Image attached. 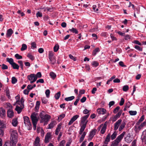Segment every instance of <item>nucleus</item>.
Listing matches in <instances>:
<instances>
[{
	"instance_id": "f257e3e1",
	"label": "nucleus",
	"mask_w": 146,
	"mask_h": 146,
	"mask_svg": "<svg viewBox=\"0 0 146 146\" xmlns=\"http://www.w3.org/2000/svg\"><path fill=\"white\" fill-rule=\"evenodd\" d=\"M10 132L11 134V141L10 144L11 146H15L17 141L18 138L17 131L13 129H11Z\"/></svg>"
},
{
	"instance_id": "f03ea898",
	"label": "nucleus",
	"mask_w": 146,
	"mask_h": 146,
	"mask_svg": "<svg viewBox=\"0 0 146 146\" xmlns=\"http://www.w3.org/2000/svg\"><path fill=\"white\" fill-rule=\"evenodd\" d=\"M125 133V131L123 132L114 141L112 142L111 146H117L123 138Z\"/></svg>"
},
{
	"instance_id": "7ed1b4c3",
	"label": "nucleus",
	"mask_w": 146,
	"mask_h": 146,
	"mask_svg": "<svg viewBox=\"0 0 146 146\" xmlns=\"http://www.w3.org/2000/svg\"><path fill=\"white\" fill-rule=\"evenodd\" d=\"M23 118L25 126L28 130H31L32 128V125L29 117L27 116H24Z\"/></svg>"
},
{
	"instance_id": "20e7f679",
	"label": "nucleus",
	"mask_w": 146,
	"mask_h": 146,
	"mask_svg": "<svg viewBox=\"0 0 146 146\" xmlns=\"http://www.w3.org/2000/svg\"><path fill=\"white\" fill-rule=\"evenodd\" d=\"M48 57L50 63L52 64H54L56 62V60L55 57L54 55V52L52 51L49 52Z\"/></svg>"
},
{
	"instance_id": "39448f33",
	"label": "nucleus",
	"mask_w": 146,
	"mask_h": 146,
	"mask_svg": "<svg viewBox=\"0 0 146 146\" xmlns=\"http://www.w3.org/2000/svg\"><path fill=\"white\" fill-rule=\"evenodd\" d=\"M27 78L30 81L31 83L35 82L37 80V77L35 76V74H31L27 76Z\"/></svg>"
},
{
	"instance_id": "423d86ee",
	"label": "nucleus",
	"mask_w": 146,
	"mask_h": 146,
	"mask_svg": "<svg viewBox=\"0 0 146 146\" xmlns=\"http://www.w3.org/2000/svg\"><path fill=\"white\" fill-rule=\"evenodd\" d=\"M89 114H87V115H85L81 118L80 124L86 125L88 121L87 119L89 117Z\"/></svg>"
},
{
	"instance_id": "0eeeda50",
	"label": "nucleus",
	"mask_w": 146,
	"mask_h": 146,
	"mask_svg": "<svg viewBox=\"0 0 146 146\" xmlns=\"http://www.w3.org/2000/svg\"><path fill=\"white\" fill-rule=\"evenodd\" d=\"M37 114L36 113H33L31 115V118L32 123H37L38 118L37 117Z\"/></svg>"
},
{
	"instance_id": "6e6552de",
	"label": "nucleus",
	"mask_w": 146,
	"mask_h": 146,
	"mask_svg": "<svg viewBox=\"0 0 146 146\" xmlns=\"http://www.w3.org/2000/svg\"><path fill=\"white\" fill-rule=\"evenodd\" d=\"M96 131L97 130L95 129L92 130V131L90 132L88 139V140L89 141L91 140L94 135H95Z\"/></svg>"
},
{
	"instance_id": "1a4fd4ad",
	"label": "nucleus",
	"mask_w": 146,
	"mask_h": 146,
	"mask_svg": "<svg viewBox=\"0 0 146 146\" xmlns=\"http://www.w3.org/2000/svg\"><path fill=\"white\" fill-rule=\"evenodd\" d=\"M51 118L50 115L46 114L44 115L42 118L41 119V121L42 122H44L45 124H47V122Z\"/></svg>"
},
{
	"instance_id": "9d476101",
	"label": "nucleus",
	"mask_w": 146,
	"mask_h": 146,
	"mask_svg": "<svg viewBox=\"0 0 146 146\" xmlns=\"http://www.w3.org/2000/svg\"><path fill=\"white\" fill-rule=\"evenodd\" d=\"M122 120L121 119L118 120L114 124V129L116 131L118 128L121 124Z\"/></svg>"
},
{
	"instance_id": "9b49d317",
	"label": "nucleus",
	"mask_w": 146,
	"mask_h": 146,
	"mask_svg": "<svg viewBox=\"0 0 146 146\" xmlns=\"http://www.w3.org/2000/svg\"><path fill=\"white\" fill-rule=\"evenodd\" d=\"M51 135V133L50 132H48L46 133L45 137L44 142L45 143H47L49 142Z\"/></svg>"
},
{
	"instance_id": "f8f14e48",
	"label": "nucleus",
	"mask_w": 146,
	"mask_h": 146,
	"mask_svg": "<svg viewBox=\"0 0 146 146\" xmlns=\"http://www.w3.org/2000/svg\"><path fill=\"white\" fill-rule=\"evenodd\" d=\"M79 117V115H76L74 116L71 119L70 121L68 123V125H71L74 121H75Z\"/></svg>"
},
{
	"instance_id": "ddd939ff",
	"label": "nucleus",
	"mask_w": 146,
	"mask_h": 146,
	"mask_svg": "<svg viewBox=\"0 0 146 146\" xmlns=\"http://www.w3.org/2000/svg\"><path fill=\"white\" fill-rule=\"evenodd\" d=\"M97 111L99 114L104 115L106 113V110L105 109L102 108L98 109Z\"/></svg>"
},
{
	"instance_id": "4468645a",
	"label": "nucleus",
	"mask_w": 146,
	"mask_h": 146,
	"mask_svg": "<svg viewBox=\"0 0 146 146\" xmlns=\"http://www.w3.org/2000/svg\"><path fill=\"white\" fill-rule=\"evenodd\" d=\"M5 116V111L3 108H0V116L2 118H4Z\"/></svg>"
},
{
	"instance_id": "2eb2a0df",
	"label": "nucleus",
	"mask_w": 146,
	"mask_h": 146,
	"mask_svg": "<svg viewBox=\"0 0 146 146\" xmlns=\"http://www.w3.org/2000/svg\"><path fill=\"white\" fill-rule=\"evenodd\" d=\"M7 116L9 118H12L14 115V112L12 109H9L7 111Z\"/></svg>"
},
{
	"instance_id": "dca6fc26",
	"label": "nucleus",
	"mask_w": 146,
	"mask_h": 146,
	"mask_svg": "<svg viewBox=\"0 0 146 146\" xmlns=\"http://www.w3.org/2000/svg\"><path fill=\"white\" fill-rule=\"evenodd\" d=\"M13 33V31L11 29H9L7 31L6 35L7 37L9 38L11 36Z\"/></svg>"
},
{
	"instance_id": "f3484780",
	"label": "nucleus",
	"mask_w": 146,
	"mask_h": 146,
	"mask_svg": "<svg viewBox=\"0 0 146 146\" xmlns=\"http://www.w3.org/2000/svg\"><path fill=\"white\" fill-rule=\"evenodd\" d=\"M40 138L38 137H36L35 139V142L34 143V145L35 146H38L40 145L39 143Z\"/></svg>"
},
{
	"instance_id": "a211bd4d",
	"label": "nucleus",
	"mask_w": 146,
	"mask_h": 146,
	"mask_svg": "<svg viewBox=\"0 0 146 146\" xmlns=\"http://www.w3.org/2000/svg\"><path fill=\"white\" fill-rule=\"evenodd\" d=\"M110 134L109 133L107 136L104 142L105 144H108V143L110 141Z\"/></svg>"
},
{
	"instance_id": "6ab92c4d",
	"label": "nucleus",
	"mask_w": 146,
	"mask_h": 146,
	"mask_svg": "<svg viewBox=\"0 0 146 146\" xmlns=\"http://www.w3.org/2000/svg\"><path fill=\"white\" fill-rule=\"evenodd\" d=\"M24 100L23 97L21 98V99L20 101L18 100L16 101V103L17 104H19V105L20 104L22 105V106H23V107L24 106Z\"/></svg>"
},
{
	"instance_id": "aec40b11",
	"label": "nucleus",
	"mask_w": 146,
	"mask_h": 146,
	"mask_svg": "<svg viewBox=\"0 0 146 146\" xmlns=\"http://www.w3.org/2000/svg\"><path fill=\"white\" fill-rule=\"evenodd\" d=\"M120 125L119 128V131H121L125 127L126 125V123L125 122H123L121 123Z\"/></svg>"
},
{
	"instance_id": "412c9836",
	"label": "nucleus",
	"mask_w": 146,
	"mask_h": 146,
	"mask_svg": "<svg viewBox=\"0 0 146 146\" xmlns=\"http://www.w3.org/2000/svg\"><path fill=\"white\" fill-rule=\"evenodd\" d=\"M24 107L20 108L19 106H16L15 109V110L17 111V113L19 114L22 111V109Z\"/></svg>"
},
{
	"instance_id": "4be33fe9",
	"label": "nucleus",
	"mask_w": 146,
	"mask_h": 146,
	"mask_svg": "<svg viewBox=\"0 0 146 146\" xmlns=\"http://www.w3.org/2000/svg\"><path fill=\"white\" fill-rule=\"evenodd\" d=\"M143 133L144 134L145 133V134L142 136L141 138L142 141L146 144V130L144 131Z\"/></svg>"
},
{
	"instance_id": "5701e85b",
	"label": "nucleus",
	"mask_w": 146,
	"mask_h": 146,
	"mask_svg": "<svg viewBox=\"0 0 146 146\" xmlns=\"http://www.w3.org/2000/svg\"><path fill=\"white\" fill-rule=\"evenodd\" d=\"M61 125L59 124L57 126L55 131V134L56 135H58L59 133V132L61 129Z\"/></svg>"
},
{
	"instance_id": "b1692460",
	"label": "nucleus",
	"mask_w": 146,
	"mask_h": 146,
	"mask_svg": "<svg viewBox=\"0 0 146 146\" xmlns=\"http://www.w3.org/2000/svg\"><path fill=\"white\" fill-rule=\"evenodd\" d=\"M106 122H105V123L104 124V126L102 128V129L101 130V133L102 134H104L106 130L107 126L106 125Z\"/></svg>"
},
{
	"instance_id": "393cba45",
	"label": "nucleus",
	"mask_w": 146,
	"mask_h": 146,
	"mask_svg": "<svg viewBox=\"0 0 146 146\" xmlns=\"http://www.w3.org/2000/svg\"><path fill=\"white\" fill-rule=\"evenodd\" d=\"M100 51V49L99 48H96L92 52V54L93 55L95 56L96 54Z\"/></svg>"
},
{
	"instance_id": "a878e982",
	"label": "nucleus",
	"mask_w": 146,
	"mask_h": 146,
	"mask_svg": "<svg viewBox=\"0 0 146 146\" xmlns=\"http://www.w3.org/2000/svg\"><path fill=\"white\" fill-rule=\"evenodd\" d=\"M12 125L15 126H16L18 124V121L17 119H14L12 120Z\"/></svg>"
},
{
	"instance_id": "bb28decb",
	"label": "nucleus",
	"mask_w": 146,
	"mask_h": 146,
	"mask_svg": "<svg viewBox=\"0 0 146 146\" xmlns=\"http://www.w3.org/2000/svg\"><path fill=\"white\" fill-rule=\"evenodd\" d=\"M69 31L73 33L77 34L78 33V31L77 30L74 28H72V29H69Z\"/></svg>"
},
{
	"instance_id": "cd10ccee",
	"label": "nucleus",
	"mask_w": 146,
	"mask_h": 146,
	"mask_svg": "<svg viewBox=\"0 0 146 146\" xmlns=\"http://www.w3.org/2000/svg\"><path fill=\"white\" fill-rule=\"evenodd\" d=\"M11 66L14 69L18 70L19 68V66L15 62L13 63Z\"/></svg>"
},
{
	"instance_id": "c85d7f7f",
	"label": "nucleus",
	"mask_w": 146,
	"mask_h": 146,
	"mask_svg": "<svg viewBox=\"0 0 146 146\" xmlns=\"http://www.w3.org/2000/svg\"><path fill=\"white\" fill-rule=\"evenodd\" d=\"M7 61L8 62L9 64L11 65L13 63H14L13 60L12 58H7L6 59Z\"/></svg>"
},
{
	"instance_id": "c756f323",
	"label": "nucleus",
	"mask_w": 146,
	"mask_h": 146,
	"mask_svg": "<svg viewBox=\"0 0 146 146\" xmlns=\"http://www.w3.org/2000/svg\"><path fill=\"white\" fill-rule=\"evenodd\" d=\"M75 98V97L74 96H72L70 97L66 98L64 100L66 101H68L72 100L73 99H74Z\"/></svg>"
},
{
	"instance_id": "7c9ffc66",
	"label": "nucleus",
	"mask_w": 146,
	"mask_h": 146,
	"mask_svg": "<svg viewBox=\"0 0 146 146\" xmlns=\"http://www.w3.org/2000/svg\"><path fill=\"white\" fill-rule=\"evenodd\" d=\"M49 74L51 78H52L53 79H54L56 77V75L53 72H50Z\"/></svg>"
},
{
	"instance_id": "2f4dec72",
	"label": "nucleus",
	"mask_w": 146,
	"mask_h": 146,
	"mask_svg": "<svg viewBox=\"0 0 146 146\" xmlns=\"http://www.w3.org/2000/svg\"><path fill=\"white\" fill-rule=\"evenodd\" d=\"M117 135V133L115 131L113 134L111 135V139L112 140H113L116 138Z\"/></svg>"
},
{
	"instance_id": "473e14b6",
	"label": "nucleus",
	"mask_w": 146,
	"mask_h": 146,
	"mask_svg": "<svg viewBox=\"0 0 146 146\" xmlns=\"http://www.w3.org/2000/svg\"><path fill=\"white\" fill-rule=\"evenodd\" d=\"M27 46L25 44H22V47L21 48V50L23 51L26 50L27 49Z\"/></svg>"
},
{
	"instance_id": "72a5a7b5",
	"label": "nucleus",
	"mask_w": 146,
	"mask_h": 146,
	"mask_svg": "<svg viewBox=\"0 0 146 146\" xmlns=\"http://www.w3.org/2000/svg\"><path fill=\"white\" fill-rule=\"evenodd\" d=\"M129 113L130 115H135L137 114V112L136 111H130Z\"/></svg>"
},
{
	"instance_id": "f704fd0d",
	"label": "nucleus",
	"mask_w": 146,
	"mask_h": 146,
	"mask_svg": "<svg viewBox=\"0 0 146 146\" xmlns=\"http://www.w3.org/2000/svg\"><path fill=\"white\" fill-rule=\"evenodd\" d=\"M60 96V92H59L55 94L54 96V97L56 99L58 100Z\"/></svg>"
},
{
	"instance_id": "c9c22d12",
	"label": "nucleus",
	"mask_w": 146,
	"mask_h": 146,
	"mask_svg": "<svg viewBox=\"0 0 146 146\" xmlns=\"http://www.w3.org/2000/svg\"><path fill=\"white\" fill-rule=\"evenodd\" d=\"M18 63L19 64L21 69L23 70V66L22 61L21 60H19L18 61Z\"/></svg>"
},
{
	"instance_id": "e433bc0d",
	"label": "nucleus",
	"mask_w": 146,
	"mask_h": 146,
	"mask_svg": "<svg viewBox=\"0 0 146 146\" xmlns=\"http://www.w3.org/2000/svg\"><path fill=\"white\" fill-rule=\"evenodd\" d=\"M27 57L29 58L32 60H34L35 58L34 56L32 55L31 54H28L27 55Z\"/></svg>"
},
{
	"instance_id": "4c0bfd02",
	"label": "nucleus",
	"mask_w": 146,
	"mask_h": 146,
	"mask_svg": "<svg viewBox=\"0 0 146 146\" xmlns=\"http://www.w3.org/2000/svg\"><path fill=\"white\" fill-rule=\"evenodd\" d=\"M5 93L7 96L8 97V98L9 99L10 98H11V97L8 88H6Z\"/></svg>"
},
{
	"instance_id": "58836bf2",
	"label": "nucleus",
	"mask_w": 146,
	"mask_h": 146,
	"mask_svg": "<svg viewBox=\"0 0 146 146\" xmlns=\"http://www.w3.org/2000/svg\"><path fill=\"white\" fill-rule=\"evenodd\" d=\"M122 90L124 92H126L129 90V86L128 85H125L123 86Z\"/></svg>"
},
{
	"instance_id": "ea45409f",
	"label": "nucleus",
	"mask_w": 146,
	"mask_h": 146,
	"mask_svg": "<svg viewBox=\"0 0 146 146\" xmlns=\"http://www.w3.org/2000/svg\"><path fill=\"white\" fill-rule=\"evenodd\" d=\"M15 58L17 59H21L22 58V56L20 55H19L18 54H16L15 55Z\"/></svg>"
},
{
	"instance_id": "a19ab883",
	"label": "nucleus",
	"mask_w": 146,
	"mask_h": 146,
	"mask_svg": "<svg viewBox=\"0 0 146 146\" xmlns=\"http://www.w3.org/2000/svg\"><path fill=\"white\" fill-rule=\"evenodd\" d=\"M65 114L63 113L62 114L58 117V119L59 120H61L65 117Z\"/></svg>"
},
{
	"instance_id": "79ce46f5",
	"label": "nucleus",
	"mask_w": 146,
	"mask_h": 146,
	"mask_svg": "<svg viewBox=\"0 0 146 146\" xmlns=\"http://www.w3.org/2000/svg\"><path fill=\"white\" fill-rule=\"evenodd\" d=\"M17 81V80L15 77H13L12 78L11 82L13 84H15Z\"/></svg>"
},
{
	"instance_id": "37998d69",
	"label": "nucleus",
	"mask_w": 146,
	"mask_h": 146,
	"mask_svg": "<svg viewBox=\"0 0 146 146\" xmlns=\"http://www.w3.org/2000/svg\"><path fill=\"white\" fill-rule=\"evenodd\" d=\"M125 141L127 143H129L130 142L131 140L130 139V137L129 136H127L125 138Z\"/></svg>"
},
{
	"instance_id": "c03bdc74",
	"label": "nucleus",
	"mask_w": 146,
	"mask_h": 146,
	"mask_svg": "<svg viewBox=\"0 0 146 146\" xmlns=\"http://www.w3.org/2000/svg\"><path fill=\"white\" fill-rule=\"evenodd\" d=\"M137 50L139 51H142V48L138 45H135L134 47Z\"/></svg>"
},
{
	"instance_id": "a18cd8bd",
	"label": "nucleus",
	"mask_w": 146,
	"mask_h": 146,
	"mask_svg": "<svg viewBox=\"0 0 146 146\" xmlns=\"http://www.w3.org/2000/svg\"><path fill=\"white\" fill-rule=\"evenodd\" d=\"M54 122H52L50 123L48 125V129H52L54 127Z\"/></svg>"
},
{
	"instance_id": "49530a36",
	"label": "nucleus",
	"mask_w": 146,
	"mask_h": 146,
	"mask_svg": "<svg viewBox=\"0 0 146 146\" xmlns=\"http://www.w3.org/2000/svg\"><path fill=\"white\" fill-rule=\"evenodd\" d=\"M50 91L49 89H47L46 90L45 94L47 98H48L50 94Z\"/></svg>"
},
{
	"instance_id": "de8ad7c7",
	"label": "nucleus",
	"mask_w": 146,
	"mask_h": 146,
	"mask_svg": "<svg viewBox=\"0 0 146 146\" xmlns=\"http://www.w3.org/2000/svg\"><path fill=\"white\" fill-rule=\"evenodd\" d=\"M42 102L44 104H46L48 100L44 98H42L41 99Z\"/></svg>"
},
{
	"instance_id": "09e8293b",
	"label": "nucleus",
	"mask_w": 146,
	"mask_h": 146,
	"mask_svg": "<svg viewBox=\"0 0 146 146\" xmlns=\"http://www.w3.org/2000/svg\"><path fill=\"white\" fill-rule=\"evenodd\" d=\"M59 48V45H56L54 47V52H57Z\"/></svg>"
},
{
	"instance_id": "8fccbe9b",
	"label": "nucleus",
	"mask_w": 146,
	"mask_h": 146,
	"mask_svg": "<svg viewBox=\"0 0 146 146\" xmlns=\"http://www.w3.org/2000/svg\"><path fill=\"white\" fill-rule=\"evenodd\" d=\"M123 111V110H120L115 115L117 116V117L119 118L120 116L121 115L122 112Z\"/></svg>"
},
{
	"instance_id": "3c124183",
	"label": "nucleus",
	"mask_w": 146,
	"mask_h": 146,
	"mask_svg": "<svg viewBox=\"0 0 146 146\" xmlns=\"http://www.w3.org/2000/svg\"><path fill=\"white\" fill-rule=\"evenodd\" d=\"M46 114H45V112L43 111H42V112H40L39 115L41 119L42 118V117H43Z\"/></svg>"
},
{
	"instance_id": "603ef678",
	"label": "nucleus",
	"mask_w": 146,
	"mask_h": 146,
	"mask_svg": "<svg viewBox=\"0 0 146 146\" xmlns=\"http://www.w3.org/2000/svg\"><path fill=\"white\" fill-rule=\"evenodd\" d=\"M92 65L95 67H96L98 66L99 63L97 61H94L92 62Z\"/></svg>"
},
{
	"instance_id": "864d4df0",
	"label": "nucleus",
	"mask_w": 146,
	"mask_h": 146,
	"mask_svg": "<svg viewBox=\"0 0 146 146\" xmlns=\"http://www.w3.org/2000/svg\"><path fill=\"white\" fill-rule=\"evenodd\" d=\"M124 102L125 100L123 98H121L119 104V105L121 106L123 105L124 103Z\"/></svg>"
},
{
	"instance_id": "5fc2aeb1",
	"label": "nucleus",
	"mask_w": 146,
	"mask_h": 146,
	"mask_svg": "<svg viewBox=\"0 0 146 146\" xmlns=\"http://www.w3.org/2000/svg\"><path fill=\"white\" fill-rule=\"evenodd\" d=\"M1 68L3 70H5L7 69L8 67L7 65L5 64H3L1 65Z\"/></svg>"
},
{
	"instance_id": "6e6d98bb",
	"label": "nucleus",
	"mask_w": 146,
	"mask_h": 146,
	"mask_svg": "<svg viewBox=\"0 0 146 146\" xmlns=\"http://www.w3.org/2000/svg\"><path fill=\"white\" fill-rule=\"evenodd\" d=\"M120 108V107L119 106L117 107L113 111V112L115 113H116L117 112V111H118V110H119Z\"/></svg>"
},
{
	"instance_id": "4d7b16f0",
	"label": "nucleus",
	"mask_w": 146,
	"mask_h": 146,
	"mask_svg": "<svg viewBox=\"0 0 146 146\" xmlns=\"http://www.w3.org/2000/svg\"><path fill=\"white\" fill-rule=\"evenodd\" d=\"M35 76H36V77H37V78H40L41 77L42 75L41 72H38L36 74V75H35Z\"/></svg>"
},
{
	"instance_id": "13d9d810",
	"label": "nucleus",
	"mask_w": 146,
	"mask_h": 146,
	"mask_svg": "<svg viewBox=\"0 0 146 146\" xmlns=\"http://www.w3.org/2000/svg\"><path fill=\"white\" fill-rule=\"evenodd\" d=\"M42 14L39 11H38L36 14V16L37 17H42Z\"/></svg>"
},
{
	"instance_id": "bf43d9fd",
	"label": "nucleus",
	"mask_w": 146,
	"mask_h": 146,
	"mask_svg": "<svg viewBox=\"0 0 146 146\" xmlns=\"http://www.w3.org/2000/svg\"><path fill=\"white\" fill-rule=\"evenodd\" d=\"M118 118L117 116L116 115H115L113 117L111 118V120L113 122H114Z\"/></svg>"
},
{
	"instance_id": "052dcab7",
	"label": "nucleus",
	"mask_w": 146,
	"mask_h": 146,
	"mask_svg": "<svg viewBox=\"0 0 146 146\" xmlns=\"http://www.w3.org/2000/svg\"><path fill=\"white\" fill-rule=\"evenodd\" d=\"M65 143V141L64 140H62L60 142L59 146H64Z\"/></svg>"
},
{
	"instance_id": "680f3d73",
	"label": "nucleus",
	"mask_w": 146,
	"mask_h": 146,
	"mask_svg": "<svg viewBox=\"0 0 146 146\" xmlns=\"http://www.w3.org/2000/svg\"><path fill=\"white\" fill-rule=\"evenodd\" d=\"M132 105V104L131 103L129 102H128L125 105L126 107H127V108H129L130 106H131Z\"/></svg>"
},
{
	"instance_id": "e2e57ef3",
	"label": "nucleus",
	"mask_w": 146,
	"mask_h": 146,
	"mask_svg": "<svg viewBox=\"0 0 146 146\" xmlns=\"http://www.w3.org/2000/svg\"><path fill=\"white\" fill-rule=\"evenodd\" d=\"M144 119V115H143L140 118L138 122L140 123Z\"/></svg>"
},
{
	"instance_id": "0e129e2a",
	"label": "nucleus",
	"mask_w": 146,
	"mask_h": 146,
	"mask_svg": "<svg viewBox=\"0 0 146 146\" xmlns=\"http://www.w3.org/2000/svg\"><path fill=\"white\" fill-rule=\"evenodd\" d=\"M31 47L33 48H36V44L35 42H32L31 44Z\"/></svg>"
},
{
	"instance_id": "69168bd1",
	"label": "nucleus",
	"mask_w": 146,
	"mask_h": 146,
	"mask_svg": "<svg viewBox=\"0 0 146 146\" xmlns=\"http://www.w3.org/2000/svg\"><path fill=\"white\" fill-rule=\"evenodd\" d=\"M136 140H134L132 142L131 146H136Z\"/></svg>"
},
{
	"instance_id": "338daca9",
	"label": "nucleus",
	"mask_w": 146,
	"mask_h": 146,
	"mask_svg": "<svg viewBox=\"0 0 146 146\" xmlns=\"http://www.w3.org/2000/svg\"><path fill=\"white\" fill-rule=\"evenodd\" d=\"M86 100V97H83L80 100V102L82 103H84L85 102Z\"/></svg>"
},
{
	"instance_id": "774afa93",
	"label": "nucleus",
	"mask_w": 146,
	"mask_h": 146,
	"mask_svg": "<svg viewBox=\"0 0 146 146\" xmlns=\"http://www.w3.org/2000/svg\"><path fill=\"white\" fill-rule=\"evenodd\" d=\"M90 111L87 109H85L83 111V113L84 114H86L89 113Z\"/></svg>"
}]
</instances>
